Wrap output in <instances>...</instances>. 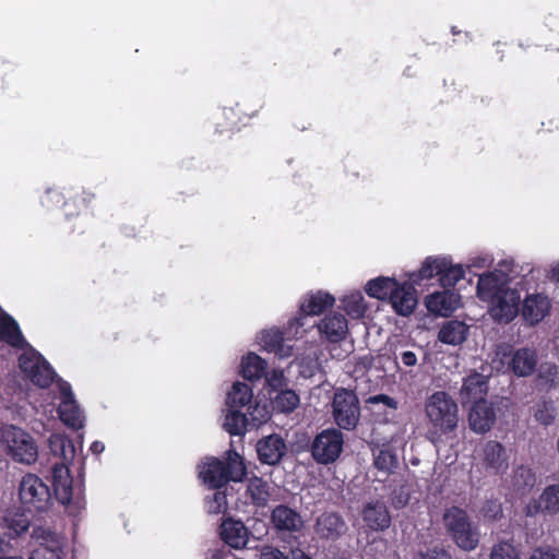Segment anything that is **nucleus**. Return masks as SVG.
Returning <instances> with one entry per match:
<instances>
[{"mask_svg": "<svg viewBox=\"0 0 559 559\" xmlns=\"http://www.w3.org/2000/svg\"><path fill=\"white\" fill-rule=\"evenodd\" d=\"M530 559H559V549L556 547H537Z\"/></svg>", "mask_w": 559, "mask_h": 559, "instance_id": "obj_53", "label": "nucleus"}, {"mask_svg": "<svg viewBox=\"0 0 559 559\" xmlns=\"http://www.w3.org/2000/svg\"><path fill=\"white\" fill-rule=\"evenodd\" d=\"M469 98V104L475 109L486 107L490 103V99L481 93H473Z\"/></svg>", "mask_w": 559, "mask_h": 559, "instance_id": "obj_56", "label": "nucleus"}, {"mask_svg": "<svg viewBox=\"0 0 559 559\" xmlns=\"http://www.w3.org/2000/svg\"><path fill=\"white\" fill-rule=\"evenodd\" d=\"M49 449L55 457L61 460L60 465L67 466L75 456V448L70 438L64 435L53 433L48 440ZM59 465V463H57Z\"/></svg>", "mask_w": 559, "mask_h": 559, "instance_id": "obj_28", "label": "nucleus"}, {"mask_svg": "<svg viewBox=\"0 0 559 559\" xmlns=\"http://www.w3.org/2000/svg\"><path fill=\"white\" fill-rule=\"evenodd\" d=\"M509 358L507 362V370L515 377L525 378L533 374L537 366V354L535 349L528 347L510 349L509 353L502 354L501 362Z\"/></svg>", "mask_w": 559, "mask_h": 559, "instance_id": "obj_9", "label": "nucleus"}, {"mask_svg": "<svg viewBox=\"0 0 559 559\" xmlns=\"http://www.w3.org/2000/svg\"><path fill=\"white\" fill-rule=\"evenodd\" d=\"M242 110L239 104H236L234 107H225L222 110L223 122L218 121L216 123L217 131L223 132H234L240 129V126L245 124L242 117Z\"/></svg>", "mask_w": 559, "mask_h": 559, "instance_id": "obj_40", "label": "nucleus"}, {"mask_svg": "<svg viewBox=\"0 0 559 559\" xmlns=\"http://www.w3.org/2000/svg\"><path fill=\"white\" fill-rule=\"evenodd\" d=\"M267 368L266 361L255 353H249L241 360V376L249 381L261 379Z\"/></svg>", "mask_w": 559, "mask_h": 559, "instance_id": "obj_36", "label": "nucleus"}, {"mask_svg": "<svg viewBox=\"0 0 559 559\" xmlns=\"http://www.w3.org/2000/svg\"><path fill=\"white\" fill-rule=\"evenodd\" d=\"M488 377L479 372H472L464 378L463 386L461 390V397L463 403L486 400L485 396L488 392Z\"/></svg>", "mask_w": 559, "mask_h": 559, "instance_id": "obj_24", "label": "nucleus"}, {"mask_svg": "<svg viewBox=\"0 0 559 559\" xmlns=\"http://www.w3.org/2000/svg\"><path fill=\"white\" fill-rule=\"evenodd\" d=\"M428 311L449 317L454 312L460 304V295L451 290L436 292L426 297L425 300Z\"/></svg>", "mask_w": 559, "mask_h": 559, "instance_id": "obj_21", "label": "nucleus"}, {"mask_svg": "<svg viewBox=\"0 0 559 559\" xmlns=\"http://www.w3.org/2000/svg\"><path fill=\"white\" fill-rule=\"evenodd\" d=\"M290 559H312L308 555H306L302 550L296 549L292 550V558Z\"/></svg>", "mask_w": 559, "mask_h": 559, "instance_id": "obj_61", "label": "nucleus"}, {"mask_svg": "<svg viewBox=\"0 0 559 559\" xmlns=\"http://www.w3.org/2000/svg\"><path fill=\"white\" fill-rule=\"evenodd\" d=\"M0 559H23L22 557H1Z\"/></svg>", "mask_w": 559, "mask_h": 559, "instance_id": "obj_64", "label": "nucleus"}, {"mask_svg": "<svg viewBox=\"0 0 559 559\" xmlns=\"http://www.w3.org/2000/svg\"><path fill=\"white\" fill-rule=\"evenodd\" d=\"M457 405L444 391L432 393L425 403V413L433 430L448 435L457 427Z\"/></svg>", "mask_w": 559, "mask_h": 559, "instance_id": "obj_3", "label": "nucleus"}, {"mask_svg": "<svg viewBox=\"0 0 559 559\" xmlns=\"http://www.w3.org/2000/svg\"><path fill=\"white\" fill-rule=\"evenodd\" d=\"M559 374V367L552 362H543L537 372V385L545 390H550L556 386L557 378Z\"/></svg>", "mask_w": 559, "mask_h": 559, "instance_id": "obj_42", "label": "nucleus"}, {"mask_svg": "<svg viewBox=\"0 0 559 559\" xmlns=\"http://www.w3.org/2000/svg\"><path fill=\"white\" fill-rule=\"evenodd\" d=\"M253 392L252 388L243 382H235L231 390L228 392L226 397L227 407H234L241 409L245 406H249L252 402Z\"/></svg>", "mask_w": 559, "mask_h": 559, "instance_id": "obj_37", "label": "nucleus"}, {"mask_svg": "<svg viewBox=\"0 0 559 559\" xmlns=\"http://www.w3.org/2000/svg\"><path fill=\"white\" fill-rule=\"evenodd\" d=\"M550 309L551 301L548 296L540 293L528 294L522 302L521 314L526 323L534 326L549 314Z\"/></svg>", "mask_w": 559, "mask_h": 559, "instance_id": "obj_11", "label": "nucleus"}, {"mask_svg": "<svg viewBox=\"0 0 559 559\" xmlns=\"http://www.w3.org/2000/svg\"><path fill=\"white\" fill-rule=\"evenodd\" d=\"M204 507L209 514L225 513L228 508L227 495L225 490L216 489L204 499Z\"/></svg>", "mask_w": 559, "mask_h": 559, "instance_id": "obj_46", "label": "nucleus"}, {"mask_svg": "<svg viewBox=\"0 0 559 559\" xmlns=\"http://www.w3.org/2000/svg\"><path fill=\"white\" fill-rule=\"evenodd\" d=\"M224 429L231 436H242L247 431V414L239 408L227 407L224 420Z\"/></svg>", "mask_w": 559, "mask_h": 559, "instance_id": "obj_38", "label": "nucleus"}, {"mask_svg": "<svg viewBox=\"0 0 559 559\" xmlns=\"http://www.w3.org/2000/svg\"><path fill=\"white\" fill-rule=\"evenodd\" d=\"M299 402V395L295 391L281 390L274 399V407L283 413H292Z\"/></svg>", "mask_w": 559, "mask_h": 559, "instance_id": "obj_45", "label": "nucleus"}, {"mask_svg": "<svg viewBox=\"0 0 559 559\" xmlns=\"http://www.w3.org/2000/svg\"><path fill=\"white\" fill-rule=\"evenodd\" d=\"M260 559H290L277 548L266 546L261 550Z\"/></svg>", "mask_w": 559, "mask_h": 559, "instance_id": "obj_55", "label": "nucleus"}, {"mask_svg": "<svg viewBox=\"0 0 559 559\" xmlns=\"http://www.w3.org/2000/svg\"><path fill=\"white\" fill-rule=\"evenodd\" d=\"M506 289L508 288L501 281V277L493 272L485 273L478 277L477 296L481 300H493L495 297L503 293Z\"/></svg>", "mask_w": 559, "mask_h": 559, "instance_id": "obj_26", "label": "nucleus"}, {"mask_svg": "<svg viewBox=\"0 0 559 559\" xmlns=\"http://www.w3.org/2000/svg\"><path fill=\"white\" fill-rule=\"evenodd\" d=\"M465 271L462 265H453L451 260L445 258V266L442 267L439 282L444 288L454 287L464 277Z\"/></svg>", "mask_w": 559, "mask_h": 559, "instance_id": "obj_43", "label": "nucleus"}, {"mask_svg": "<svg viewBox=\"0 0 559 559\" xmlns=\"http://www.w3.org/2000/svg\"><path fill=\"white\" fill-rule=\"evenodd\" d=\"M247 493L252 504L259 508L265 507L271 496L269 484L263 478L257 476L249 479Z\"/></svg>", "mask_w": 559, "mask_h": 559, "instance_id": "obj_39", "label": "nucleus"}, {"mask_svg": "<svg viewBox=\"0 0 559 559\" xmlns=\"http://www.w3.org/2000/svg\"><path fill=\"white\" fill-rule=\"evenodd\" d=\"M19 498L24 511L39 513L48 510L51 504V490L36 474L24 475L19 485Z\"/></svg>", "mask_w": 559, "mask_h": 559, "instance_id": "obj_5", "label": "nucleus"}, {"mask_svg": "<svg viewBox=\"0 0 559 559\" xmlns=\"http://www.w3.org/2000/svg\"><path fill=\"white\" fill-rule=\"evenodd\" d=\"M445 266V258L428 257L421 264V267L409 275V281L420 286L424 280H430L433 276H440L442 267Z\"/></svg>", "mask_w": 559, "mask_h": 559, "instance_id": "obj_34", "label": "nucleus"}, {"mask_svg": "<svg viewBox=\"0 0 559 559\" xmlns=\"http://www.w3.org/2000/svg\"><path fill=\"white\" fill-rule=\"evenodd\" d=\"M105 449V445L103 442L100 441H94L92 444H91V448L90 450L92 451V453L98 455L100 454Z\"/></svg>", "mask_w": 559, "mask_h": 559, "instance_id": "obj_60", "label": "nucleus"}, {"mask_svg": "<svg viewBox=\"0 0 559 559\" xmlns=\"http://www.w3.org/2000/svg\"><path fill=\"white\" fill-rule=\"evenodd\" d=\"M60 548H50L46 545H39L32 550L29 559H62Z\"/></svg>", "mask_w": 559, "mask_h": 559, "instance_id": "obj_51", "label": "nucleus"}, {"mask_svg": "<svg viewBox=\"0 0 559 559\" xmlns=\"http://www.w3.org/2000/svg\"><path fill=\"white\" fill-rule=\"evenodd\" d=\"M265 377L266 383L272 391L280 390L285 384V377L282 370L274 369L271 373H266Z\"/></svg>", "mask_w": 559, "mask_h": 559, "instance_id": "obj_52", "label": "nucleus"}, {"mask_svg": "<svg viewBox=\"0 0 559 559\" xmlns=\"http://www.w3.org/2000/svg\"><path fill=\"white\" fill-rule=\"evenodd\" d=\"M271 523L277 532L297 533L304 527L300 513L286 504H278L273 508Z\"/></svg>", "mask_w": 559, "mask_h": 559, "instance_id": "obj_15", "label": "nucleus"}, {"mask_svg": "<svg viewBox=\"0 0 559 559\" xmlns=\"http://www.w3.org/2000/svg\"><path fill=\"white\" fill-rule=\"evenodd\" d=\"M414 559H452V555L443 546L436 545L420 549Z\"/></svg>", "mask_w": 559, "mask_h": 559, "instance_id": "obj_49", "label": "nucleus"}, {"mask_svg": "<svg viewBox=\"0 0 559 559\" xmlns=\"http://www.w3.org/2000/svg\"><path fill=\"white\" fill-rule=\"evenodd\" d=\"M451 32L453 35H456L460 33V31H457L455 26H452Z\"/></svg>", "mask_w": 559, "mask_h": 559, "instance_id": "obj_63", "label": "nucleus"}, {"mask_svg": "<svg viewBox=\"0 0 559 559\" xmlns=\"http://www.w3.org/2000/svg\"><path fill=\"white\" fill-rule=\"evenodd\" d=\"M342 305L346 313L354 318L359 319L366 312V305L361 293L356 292L342 298Z\"/></svg>", "mask_w": 559, "mask_h": 559, "instance_id": "obj_44", "label": "nucleus"}, {"mask_svg": "<svg viewBox=\"0 0 559 559\" xmlns=\"http://www.w3.org/2000/svg\"><path fill=\"white\" fill-rule=\"evenodd\" d=\"M559 512V485L544 488L537 499L530 500L524 507V514L534 518L539 514L555 515Z\"/></svg>", "mask_w": 559, "mask_h": 559, "instance_id": "obj_10", "label": "nucleus"}, {"mask_svg": "<svg viewBox=\"0 0 559 559\" xmlns=\"http://www.w3.org/2000/svg\"><path fill=\"white\" fill-rule=\"evenodd\" d=\"M0 443L16 462L32 464L37 460L38 450L35 440L14 425H4L0 428Z\"/></svg>", "mask_w": 559, "mask_h": 559, "instance_id": "obj_4", "label": "nucleus"}, {"mask_svg": "<svg viewBox=\"0 0 559 559\" xmlns=\"http://www.w3.org/2000/svg\"><path fill=\"white\" fill-rule=\"evenodd\" d=\"M483 464L486 471L492 472L493 474H502L507 471L508 457L503 445L498 442L490 440L483 449Z\"/></svg>", "mask_w": 559, "mask_h": 559, "instance_id": "obj_22", "label": "nucleus"}, {"mask_svg": "<svg viewBox=\"0 0 559 559\" xmlns=\"http://www.w3.org/2000/svg\"><path fill=\"white\" fill-rule=\"evenodd\" d=\"M343 516L333 511L321 513L314 523V532L321 539L336 540L347 531Z\"/></svg>", "mask_w": 559, "mask_h": 559, "instance_id": "obj_12", "label": "nucleus"}, {"mask_svg": "<svg viewBox=\"0 0 559 559\" xmlns=\"http://www.w3.org/2000/svg\"><path fill=\"white\" fill-rule=\"evenodd\" d=\"M261 343L267 352L274 353L280 358H286L293 354V347L285 344L284 333L280 330L264 331Z\"/></svg>", "mask_w": 559, "mask_h": 559, "instance_id": "obj_30", "label": "nucleus"}, {"mask_svg": "<svg viewBox=\"0 0 559 559\" xmlns=\"http://www.w3.org/2000/svg\"><path fill=\"white\" fill-rule=\"evenodd\" d=\"M61 401H74L72 388L68 382H61L59 385Z\"/></svg>", "mask_w": 559, "mask_h": 559, "instance_id": "obj_58", "label": "nucleus"}, {"mask_svg": "<svg viewBox=\"0 0 559 559\" xmlns=\"http://www.w3.org/2000/svg\"><path fill=\"white\" fill-rule=\"evenodd\" d=\"M84 193L74 192L72 189H64L60 191L58 189H47L45 192V197L41 200L43 205L45 206H64L68 207L70 205V200L76 205V203L85 202L86 198L83 197Z\"/></svg>", "mask_w": 559, "mask_h": 559, "instance_id": "obj_31", "label": "nucleus"}, {"mask_svg": "<svg viewBox=\"0 0 559 559\" xmlns=\"http://www.w3.org/2000/svg\"><path fill=\"white\" fill-rule=\"evenodd\" d=\"M334 302L335 298L329 293L318 290L317 293L309 294L300 305L299 317L295 318V324L302 326L304 322L301 320L305 317L319 316L326 309L332 308Z\"/></svg>", "mask_w": 559, "mask_h": 559, "instance_id": "obj_17", "label": "nucleus"}, {"mask_svg": "<svg viewBox=\"0 0 559 559\" xmlns=\"http://www.w3.org/2000/svg\"><path fill=\"white\" fill-rule=\"evenodd\" d=\"M496 421L493 404L487 400L475 401L468 413L469 427L474 432L485 433Z\"/></svg>", "mask_w": 559, "mask_h": 559, "instance_id": "obj_13", "label": "nucleus"}, {"mask_svg": "<svg viewBox=\"0 0 559 559\" xmlns=\"http://www.w3.org/2000/svg\"><path fill=\"white\" fill-rule=\"evenodd\" d=\"M61 421L68 427L79 430L83 427V415L76 401H61L58 407Z\"/></svg>", "mask_w": 559, "mask_h": 559, "instance_id": "obj_35", "label": "nucleus"}, {"mask_svg": "<svg viewBox=\"0 0 559 559\" xmlns=\"http://www.w3.org/2000/svg\"><path fill=\"white\" fill-rule=\"evenodd\" d=\"M19 367L25 377L38 388H49L57 377L50 364L34 348L21 354Z\"/></svg>", "mask_w": 559, "mask_h": 559, "instance_id": "obj_8", "label": "nucleus"}, {"mask_svg": "<svg viewBox=\"0 0 559 559\" xmlns=\"http://www.w3.org/2000/svg\"><path fill=\"white\" fill-rule=\"evenodd\" d=\"M4 526L8 528L10 537H16L25 533L31 524V520L25 512L10 511L3 518Z\"/></svg>", "mask_w": 559, "mask_h": 559, "instance_id": "obj_41", "label": "nucleus"}, {"mask_svg": "<svg viewBox=\"0 0 559 559\" xmlns=\"http://www.w3.org/2000/svg\"><path fill=\"white\" fill-rule=\"evenodd\" d=\"M484 513L487 516L497 519L502 513L500 503H498L497 501H487V503L484 507Z\"/></svg>", "mask_w": 559, "mask_h": 559, "instance_id": "obj_57", "label": "nucleus"}, {"mask_svg": "<svg viewBox=\"0 0 559 559\" xmlns=\"http://www.w3.org/2000/svg\"><path fill=\"white\" fill-rule=\"evenodd\" d=\"M0 341L19 348L25 344L17 322L8 313L0 314Z\"/></svg>", "mask_w": 559, "mask_h": 559, "instance_id": "obj_29", "label": "nucleus"}, {"mask_svg": "<svg viewBox=\"0 0 559 559\" xmlns=\"http://www.w3.org/2000/svg\"><path fill=\"white\" fill-rule=\"evenodd\" d=\"M332 417L340 430H354L360 419V404L357 394L348 389L334 391L332 400Z\"/></svg>", "mask_w": 559, "mask_h": 559, "instance_id": "obj_6", "label": "nucleus"}, {"mask_svg": "<svg viewBox=\"0 0 559 559\" xmlns=\"http://www.w3.org/2000/svg\"><path fill=\"white\" fill-rule=\"evenodd\" d=\"M511 485L516 495H527L536 485V475L531 467L521 465L513 471Z\"/></svg>", "mask_w": 559, "mask_h": 559, "instance_id": "obj_33", "label": "nucleus"}, {"mask_svg": "<svg viewBox=\"0 0 559 559\" xmlns=\"http://www.w3.org/2000/svg\"><path fill=\"white\" fill-rule=\"evenodd\" d=\"M552 278L559 283V264L552 269Z\"/></svg>", "mask_w": 559, "mask_h": 559, "instance_id": "obj_62", "label": "nucleus"}, {"mask_svg": "<svg viewBox=\"0 0 559 559\" xmlns=\"http://www.w3.org/2000/svg\"><path fill=\"white\" fill-rule=\"evenodd\" d=\"M368 403L370 404H379V403H382L384 404L385 406L390 407V408H396L397 407V402L386 395V394H377V395H373V396H370L368 400H367Z\"/></svg>", "mask_w": 559, "mask_h": 559, "instance_id": "obj_54", "label": "nucleus"}, {"mask_svg": "<svg viewBox=\"0 0 559 559\" xmlns=\"http://www.w3.org/2000/svg\"><path fill=\"white\" fill-rule=\"evenodd\" d=\"M401 360L406 367H414L417 364V356L412 350H406L401 354Z\"/></svg>", "mask_w": 559, "mask_h": 559, "instance_id": "obj_59", "label": "nucleus"}, {"mask_svg": "<svg viewBox=\"0 0 559 559\" xmlns=\"http://www.w3.org/2000/svg\"><path fill=\"white\" fill-rule=\"evenodd\" d=\"M344 448V435L340 429L328 428L320 431L311 441L309 452L312 460L321 465L337 461Z\"/></svg>", "mask_w": 559, "mask_h": 559, "instance_id": "obj_7", "label": "nucleus"}, {"mask_svg": "<svg viewBox=\"0 0 559 559\" xmlns=\"http://www.w3.org/2000/svg\"><path fill=\"white\" fill-rule=\"evenodd\" d=\"M490 559H518V551L510 543H499L492 547Z\"/></svg>", "mask_w": 559, "mask_h": 559, "instance_id": "obj_50", "label": "nucleus"}, {"mask_svg": "<svg viewBox=\"0 0 559 559\" xmlns=\"http://www.w3.org/2000/svg\"><path fill=\"white\" fill-rule=\"evenodd\" d=\"M442 520L449 536L460 549L472 551L477 548L479 531L464 509L455 506L448 508Z\"/></svg>", "mask_w": 559, "mask_h": 559, "instance_id": "obj_2", "label": "nucleus"}, {"mask_svg": "<svg viewBox=\"0 0 559 559\" xmlns=\"http://www.w3.org/2000/svg\"><path fill=\"white\" fill-rule=\"evenodd\" d=\"M199 478L211 489H222L230 481H242L247 467L242 456L229 449L222 457H209L199 465Z\"/></svg>", "mask_w": 559, "mask_h": 559, "instance_id": "obj_1", "label": "nucleus"}, {"mask_svg": "<svg viewBox=\"0 0 559 559\" xmlns=\"http://www.w3.org/2000/svg\"><path fill=\"white\" fill-rule=\"evenodd\" d=\"M468 334V325L463 321H447L438 332V340L447 345L462 344Z\"/></svg>", "mask_w": 559, "mask_h": 559, "instance_id": "obj_27", "label": "nucleus"}, {"mask_svg": "<svg viewBox=\"0 0 559 559\" xmlns=\"http://www.w3.org/2000/svg\"><path fill=\"white\" fill-rule=\"evenodd\" d=\"M397 284L399 282L395 278L379 276L368 281L365 286V290L371 298L379 300H390Z\"/></svg>", "mask_w": 559, "mask_h": 559, "instance_id": "obj_32", "label": "nucleus"}, {"mask_svg": "<svg viewBox=\"0 0 559 559\" xmlns=\"http://www.w3.org/2000/svg\"><path fill=\"white\" fill-rule=\"evenodd\" d=\"M556 407L551 400L542 401L536 405L534 417L539 424L544 426L551 425L556 418Z\"/></svg>", "mask_w": 559, "mask_h": 559, "instance_id": "obj_48", "label": "nucleus"}, {"mask_svg": "<svg viewBox=\"0 0 559 559\" xmlns=\"http://www.w3.org/2000/svg\"><path fill=\"white\" fill-rule=\"evenodd\" d=\"M317 326L320 336L330 343H340L344 341L348 334V321L346 317L340 312L326 314Z\"/></svg>", "mask_w": 559, "mask_h": 559, "instance_id": "obj_14", "label": "nucleus"}, {"mask_svg": "<svg viewBox=\"0 0 559 559\" xmlns=\"http://www.w3.org/2000/svg\"><path fill=\"white\" fill-rule=\"evenodd\" d=\"M52 486L56 499L63 506L72 500V478L69 475V468L64 465H52Z\"/></svg>", "mask_w": 559, "mask_h": 559, "instance_id": "obj_25", "label": "nucleus"}, {"mask_svg": "<svg viewBox=\"0 0 559 559\" xmlns=\"http://www.w3.org/2000/svg\"><path fill=\"white\" fill-rule=\"evenodd\" d=\"M362 519L372 531H384L391 525V515L384 502H368L362 510Z\"/></svg>", "mask_w": 559, "mask_h": 559, "instance_id": "obj_23", "label": "nucleus"}, {"mask_svg": "<svg viewBox=\"0 0 559 559\" xmlns=\"http://www.w3.org/2000/svg\"><path fill=\"white\" fill-rule=\"evenodd\" d=\"M373 464L378 471H382L386 474L392 473L399 464L397 455L389 448L380 449L378 453L374 454Z\"/></svg>", "mask_w": 559, "mask_h": 559, "instance_id": "obj_47", "label": "nucleus"}, {"mask_svg": "<svg viewBox=\"0 0 559 559\" xmlns=\"http://www.w3.org/2000/svg\"><path fill=\"white\" fill-rule=\"evenodd\" d=\"M520 296L516 290L506 289L503 293L493 298L491 314L499 322L512 321L519 312Z\"/></svg>", "mask_w": 559, "mask_h": 559, "instance_id": "obj_16", "label": "nucleus"}, {"mask_svg": "<svg viewBox=\"0 0 559 559\" xmlns=\"http://www.w3.org/2000/svg\"><path fill=\"white\" fill-rule=\"evenodd\" d=\"M285 451L284 439L275 433L262 438L257 444L258 457L262 464L275 465L280 463Z\"/></svg>", "mask_w": 559, "mask_h": 559, "instance_id": "obj_18", "label": "nucleus"}, {"mask_svg": "<svg viewBox=\"0 0 559 559\" xmlns=\"http://www.w3.org/2000/svg\"><path fill=\"white\" fill-rule=\"evenodd\" d=\"M415 284L412 282L397 284L391 298L390 302L396 313L401 316H409L413 313L417 306V295Z\"/></svg>", "mask_w": 559, "mask_h": 559, "instance_id": "obj_19", "label": "nucleus"}, {"mask_svg": "<svg viewBox=\"0 0 559 559\" xmlns=\"http://www.w3.org/2000/svg\"><path fill=\"white\" fill-rule=\"evenodd\" d=\"M221 538L228 546L241 549L247 546L249 539L248 528L240 520L225 519L219 526Z\"/></svg>", "mask_w": 559, "mask_h": 559, "instance_id": "obj_20", "label": "nucleus"}]
</instances>
